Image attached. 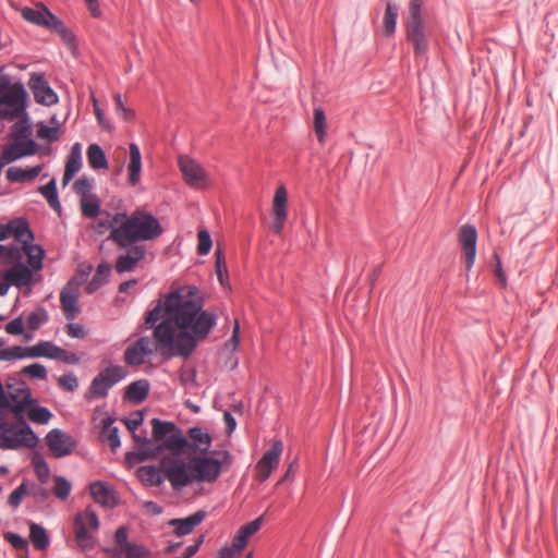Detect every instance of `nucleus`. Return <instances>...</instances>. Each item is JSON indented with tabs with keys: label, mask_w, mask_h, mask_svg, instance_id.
<instances>
[{
	"label": "nucleus",
	"mask_w": 558,
	"mask_h": 558,
	"mask_svg": "<svg viewBox=\"0 0 558 558\" xmlns=\"http://www.w3.org/2000/svg\"><path fill=\"white\" fill-rule=\"evenodd\" d=\"M204 302L193 286L169 293L165 301L148 312L145 325L154 328L155 343L141 337L124 351V362L140 366L156 349L162 356L187 357L197 342L204 340L216 325V315L203 310Z\"/></svg>",
	"instance_id": "1"
},
{
	"label": "nucleus",
	"mask_w": 558,
	"mask_h": 558,
	"mask_svg": "<svg viewBox=\"0 0 558 558\" xmlns=\"http://www.w3.org/2000/svg\"><path fill=\"white\" fill-rule=\"evenodd\" d=\"M161 233L162 228L158 219L146 210L137 209L131 215L126 213L113 215V229L109 239L124 248L141 241H153Z\"/></svg>",
	"instance_id": "2"
},
{
	"label": "nucleus",
	"mask_w": 558,
	"mask_h": 558,
	"mask_svg": "<svg viewBox=\"0 0 558 558\" xmlns=\"http://www.w3.org/2000/svg\"><path fill=\"white\" fill-rule=\"evenodd\" d=\"M38 444V437L26 422L25 417H15L8 422L4 411L0 410V449L19 450L33 449Z\"/></svg>",
	"instance_id": "3"
},
{
	"label": "nucleus",
	"mask_w": 558,
	"mask_h": 558,
	"mask_svg": "<svg viewBox=\"0 0 558 558\" xmlns=\"http://www.w3.org/2000/svg\"><path fill=\"white\" fill-rule=\"evenodd\" d=\"M22 244V254L27 256V264L35 270L43 268L44 251L39 245L33 244L34 235L28 228V223L23 218H17L7 225H0V241L9 236Z\"/></svg>",
	"instance_id": "4"
},
{
	"label": "nucleus",
	"mask_w": 558,
	"mask_h": 558,
	"mask_svg": "<svg viewBox=\"0 0 558 558\" xmlns=\"http://www.w3.org/2000/svg\"><path fill=\"white\" fill-rule=\"evenodd\" d=\"M407 39L413 46L416 56H424L428 50L429 29L423 15L422 0H410L405 22Z\"/></svg>",
	"instance_id": "5"
},
{
	"label": "nucleus",
	"mask_w": 558,
	"mask_h": 558,
	"mask_svg": "<svg viewBox=\"0 0 558 558\" xmlns=\"http://www.w3.org/2000/svg\"><path fill=\"white\" fill-rule=\"evenodd\" d=\"M34 402L31 390L24 384L0 381V410L9 409L14 417H25V411Z\"/></svg>",
	"instance_id": "6"
},
{
	"label": "nucleus",
	"mask_w": 558,
	"mask_h": 558,
	"mask_svg": "<svg viewBox=\"0 0 558 558\" xmlns=\"http://www.w3.org/2000/svg\"><path fill=\"white\" fill-rule=\"evenodd\" d=\"M220 458L193 457L192 468L194 469L195 482H215L220 475L223 464L230 463V456L227 451L219 453Z\"/></svg>",
	"instance_id": "7"
},
{
	"label": "nucleus",
	"mask_w": 558,
	"mask_h": 558,
	"mask_svg": "<svg viewBox=\"0 0 558 558\" xmlns=\"http://www.w3.org/2000/svg\"><path fill=\"white\" fill-rule=\"evenodd\" d=\"M26 94L22 85L9 86L0 95V118L13 120L19 118L25 108Z\"/></svg>",
	"instance_id": "8"
},
{
	"label": "nucleus",
	"mask_w": 558,
	"mask_h": 558,
	"mask_svg": "<svg viewBox=\"0 0 558 558\" xmlns=\"http://www.w3.org/2000/svg\"><path fill=\"white\" fill-rule=\"evenodd\" d=\"M126 375L124 367L110 365L102 369L93 380L88 388V398H104L108 390Z\"/></svg>",
	"instance_id": "9"
},
{
	"label": "nucleus",
	"mask_w": 558,
	"mask_h": 558,
	"mask_svg": "<svg viewBox=\"0 0 558 558\" xmlns=\"http://www.w3.org/2000/svg\"><path fill=\"white\" fill-rule=\"evenodd\" d=\"M165 474L174 489H181L195 482L192 458L189 462L174 458L163 462Z\"/></svg>",
	"instance_id": "10"
},
{
	"label": "nucleus",
	"mask_w": 558,
	"mask_h": 558,
	"mask_svg": "<svg viewBox=\"0 0 558 558\" xmlns=\"http://www.w3.org/2000/svg\"><path fill=\"white\" fill-rule=\"evenodd\" d=\"M99 527V520L97 513L92 508H86L74 518L75 541L77 545L83 548H90L93 546V538L89 531H97Z\"/></svg>",
	"instance_id": "11"
},
{
	"label": "nucleus",
	"mask_w": 558,
	"mask_h": 558,
	"mask_svg": "<svg viewBox=\"0 0 558 558\" xmlns=\"http://www.w3.org/2000/svg\"><path fill=\"white\" fill-rule=\"evenodd\" d=\"M46 442L54 458L71 454L76 446L74 438L59 428H53L47 434Z\"/></svg>",
	"instance_id": "12"
},
{
	"label": "nucleus",
	"mask_w": 558,
	"mask_h": 558,
	"mask_svg": "<svg viewBox=\"0 0 558 558\" xmlns=\"http://www.w3.org/2000/svg\"><path fill=\"white\" fill-rule=\"evenodd\" d=\"M458 241L463 254L465 267L470 270L476 257L477 231L472 225H463L458 232Z\"/></svg>",
	"instance_id": "13"
},
{
	"label": "nucleus",
	"mask_w": 558,
	"mask_h": 558,
	"mask_svg": "<svg viewBox=\"0 0 558 558\" xmlns=\"http://www.w3.org/2000/svg\"><path fill=\"white\" fill-rule=\"evenodd\" d=\"M282 453V442L276 440L272 447L267 450L262 459L257 462L256 471L259 481H266L271 472L278 466L279 459Z\"/></svg>",
	"instance_id": "14"
},
{
	"label": "nucleus",
	"mask_w": 558,
	"mask_h": 558,
	"mask_svg": "<svg viewBox=\"0 0 558 558\" xmlns=\"http://www.w3.org/2000/svg\"><path fill=\"white\" fill-rule=\"evenodd\" d=\"M12 264V267L4 272V283H9V287L14 286L20 289L29 287L33 281V272L36 270L33 269L29 264L28 266L23 265L21 259Z\"/></svg>",
	"instance_id": "15"
},
{
	"label": "nucleus",
	"mask_w": 558,
	"mask_h": 558,
	"mask_svg": "<svg viewBox=\"0 0 558 558\" xmlns=\"http://www.w3.org/2000/svg\"><path fill=\"white\" fill-rule=\"evenodd\" d=\"M78 284L70 281L60 293L61 308L66 319H74L78 313Z\"/></svg>",
	"instance_id": "16"
},
{
	"label": "nucleus",
	"mask_w": 558,
	"mask_h": 558,
	"mask_svg": "<svg viewBox=\"0 0 558 558\" xmlns=\"http://www.w3.org/2000/svg\"><path fill=\"white\" fill-rule=\"evenodd\" d=\"M21 14L27 22L47 29L56 19V15L43 3H37L35 8L24 7L21 9Z\"/></svg>",
	"instance_id": "17"
},
{
	"label": "nucleus",
	"mask_w": 558,
	"mask_h": 558,
	"mask_svg": "<svg viewBox=\"0 0 558 558\" xmlns=\"http://www.w3.org/2000/svg\"><path fill=\"white\" fill-rule=\"evenodd\" d=\"M29 87L34 98L38 104L50 106L58 101L57 94L48 85L47 81L39 75L33 76L29 81Z\"/></svg>",
	"instance_id": "18"
},
{
	"label": "nucleus",
	"mask_w": 558,
	"mask_h": 558,
	"mask_svg": "<svg viewBox=\"0 0 558 558\" xmlns=\"http://www.w3.org/2000/svg\"><path fill=\"white\" fill-rule=\"evenodd\" d=\"M39 356L58 360L72 365L80 362V357L75 353L69 352L50 341L39 342Z\"/></svg>",
	"instance_id": "19"
},
{
	"label": "nucleus",
	"mask_w": 558,
	"mask_h": 558,
	"mask_svg": "<svg viewBox=\"0 0 558 558\" xmlns=\"http://www.w3.org/2000/svg\"><path fill=\"white\" fill-rule=\"evenodd\" d=\"M39 356L58 360L72 365L80 362V357L75 353L69 352L50 341L39 342Z\"/></svg>",
	"instance_id": "20"
},
{
	"label": "nucleus",
	"mask_w": 558,
	"mask_h": 558,
	"mask_svg": "<svg viewBox=\"0 0 558 558\" xmlns=\"http://www.w3.org/2000/svg\"><path fill=\"white\" fill-rule=\"evenodd\" d=\"M128 247V251L124 254H121L116 262V270L120 274L133 270L137 263L145 256V250L143 246L132 244Z\"/></svg>",
	"instance_id": "21"
},
{
	"label": "nucleus",
	"mask_w": 558,
	"mask_h": 558,
	"mask_svg": "<svg viewBox=\"0 0 558 558\" xmlns=\"http://www.w3.org/2000/svg\"><path fill=\"white\" fill-rule=\"evenodd\" d=\"M206 517L205 511H197L184 519H172L169 521V525L174 527V534L177 536H184L190 534Z\"/></svg>",
	"instance_id": "22"
},
{
	"label": "nucleus",
	"mask_w": 558,
	"mask_h": 558,
	"mask_svg": "<svg viewBox=\"0 0 558 558\" xmlns=\"http://www.w3.org/2000/svg\"><path fill=\"white\" fill-rule=\"evenodd\" d=\"M89 492L94 500L105 508H112L118 502L114 492L104 482L92 483Z\"/></svg>",
	"instance_id": "23"
},
{
	"label": "nucleus",
	"mask_w": 558,
	"mask_h": 558,
	"mask_svg": "<svg viewBox=\"0 0 558 558\" xmlns=\"http://www.w3.org/2000/svg\"><path fill=\"white\" fill-rule=\"evenodd\" d=\"M263 517H259L240 527L235 534L232 547L234 553H240L247 544L248 538L254 535L262 526Z\"/></svg>",
	"instance_id": "24"
},
{
	"label": "nucleus",
	"mask_w": 558,
	"mask_h": 558,
	"mask_svg": "<svg viewBox=\"0 0 558 558\" xmlns=\"http://www.w3.org/2000/svg\"><path fill=\"white\" fill-rule=\"evenodd\" d=\"M25 357H39V342L29 348L14 345L0 350V361H12Z\"/></svg>",
	"instance_id": "25"
},
{
	"label": "nucleus",
	"mask_w": 558,
	"mask_h": 558,
	"mask_svg": "<svg viewBox=\"0 0 558 558\" xmlns=\"http://www.w3.org/2000/svg\"><path fill=\"white\" fill-rule=\"evenodd\" d=\"M28 135H29V129L27 125H25L24 123L22 122H19L14 125V130H13V136H14V142L9 144V145H5L3 146L2 148H0V154H2L7 148L11 147V146H14L16 144H27V143H31L32 146H31V150L19 156L16 159L21 158V157H24V156H28V155H32L35 153L36 150V144L33 140H29L28 138Z\"/></svg>",
	"instance_id": "26"
},
{
	"label": "nucleus",
	"mask_w": 558,
	"mask_h": 558,
	"mask_svg": "<svg viewBox=\"0 0 558 558\" xmlns=\"http://www.w3.org/2000/svg\"><path fill=\"white\" fill-rule=\"evenodd\" d=\"M189 437L191 439V444L189 448L194 449L201 454L206 453L211 446V437L209 434L204 432L201 427H192L189 429Z\"/></svg>",
	"instance_id": "27"
},
{
	"label": "nucleus",
	"mask_w": 558,
	"mask_h": 558,
	"mask_svg": "<svg viewBox=\"0 0 558 558\" xmlns=\"http://www.w3.org/2000/svg\"><path fill=\"white\" fill-rule=\"evenodd\" d=\"M114 420L106 417L102 420V429L100 438L102 442H107L114 452L120 447V437L118 427L113 426Z\"/></svg>",
	"instance_id": "28"
},
{
	"label": "nucleus",
	"mask_w": 558,
	"mask_h": 558,
	"mask_svg": "<svg viewBox=\"0 0 558 558\" xmlns=\"http://www.w3.org/2000/svg\"><path fill=\"white\" fill-rule=\"evenodd\" d=\"M29 539L37 550H46L50 544L47 531L35 522L29 523Z\"/></svg>",
	"instance_id": "29"
},
{
	"label": "nucleus",
	"mask_w": 558,
	"mask_h": 558,
	"mask_svg": "<svg viewBox=\"0 0 558 558\" xmlns=\"http://www.w3.org/2000/svg\"><path fill=\"white\" fill-rule=\"evenodd\" d=\"M148 391L149 383L146 379H140L128 386L125 398L135 403H141L146 399Z\"/></svg>",
	"instance_id": "30"
},
{
	"label": "nucleus",
	"mask_w": 558,
	"mask_h": 558,
	"mask_svg": "<svg viewBox=\"0 0 558 558\" xmlns=\"http://www.w3.org/2000/svg\"><path fill=\"white\" fill-rule=\"evenodd\" d=\"M25 414H27L29 421L41 425L48 424L52 417L51 411L45 407H40L36 399H34V402L28 405Z\"/></svg>",
	"instance_id": "31"
},
{
	"label": "nucleus",
	"mask_w": 558,
	"mask_h": 558,
	"mask_svg": "<svg viewBox=\"0 0 558 558\" xmlns=\"http://www.w3.org/2000/svg\"><path fill=\"white\" fill-rule=\"evenodd\" d=\"M87 160L89 166L96 171L107 169L106 155L97 144H92L87 148Z\"/></svg>",
	"instance_id": "32"
},
{
	"label": "nucleus",
	"mask_w": 558,
	"mask_h": 558,
	"mask_svg": "<svg viewBox=\"0 0 558 558\" xmlns=\"http://www.w3.org/2000/svg\"><path fill=\"white\" fill-rule=\"evenodd\" d=\"M137 475L143 483L150 486H159L162 483L161 472L156 466H141L137 470Z\"/></svg>",
	"instance_id": "33"
},
{
	"label": "nucleus",
	"mask_w": 558,
	"mask_h": 558,
	"mask_svg": "<svg viewBox=\"0 0 558 558\" xmlns=\"http://www.w3.org/2000/svg\"><path fill=\"white\" fill-rule=\"evenodd\" d=\"M189 440L180 433L171 434L165 440V447L170 450L174 456L182 454L189 448Z\"/></svg>",
	"instance_id": "34"
},
{
	"label": "nucleus",
	"mask_w": 558,
	"mask_h": 558,
	"mask_svg": "<svg viewBox=\"0 0 558 558\" xmlns=\"http://www.w3.org/2000/svg\"><path fill=\"white\" fill-rule=\"evenodd\" d=\"M178 165L182 174H206L207 172L199 162L186 155L179 156Z\"/></svg>",
	"instance_id": "35"
},
{
	"label": "nucleus",
	"mask_w": 558,
	"mask_h": 558,
	"mask_svg": "<svg viewBox=\"0 0 558 558\" xmlns=\"http://www.w3.org/2000/svg\"><path fill=\"white\" fill-rule=\"evenodd\" d=\"M398 17V8L390 1L386 3V10L384 13V32L386 36H391L396 31Z\"/></svg>",
	"instance_id": "36"
},
{
	"label": "nucleus",
	"mask_w": 558,
	"mask_h": 558,
	"mask_svg": "<svg viewBox=\"0 0 558 558\" xmlns=\"http://www.w3.org/2000/svg\"><path fill=\"white\" fill-rule=\"evenodd\" d=\"M82 167V146L78 143H75L72 148L70 156L68 158L64 174H74Z\"/></svg>",
	"instance_id": "37"
},
{
	"label": "nucleus",
	"mask_w": 558,
	"mask_h": 558,
	"mask_svg": "<svg viewBox=\"0 0 558 558\" xmlns=\"http://www.w3.org/2000/svg\"><path fill=\"white\" fill-rule=\"evenodd\" d=\"M39 192L47 199L49 206L53 210L60 211L61 205H60V202H59V198H58L56 181L53 179L50 182H48L46 185L40 186L39 187Z\"/></svg>",
	"instance_id": "38"
},
{
	"label": "nucleus",
	"mask_w": 558,
	"mask_h": 558,
	"mask_svg": "<svg viewBox=\"0 0 558 558\" xmlns=\"http://www.w3.org/2000/svg\"><path fill=\"white\" fill-rule=\"evenodd\" d=\"M111 271V266L109 264H100L97 267V271L94 278L89 281L86 287L88 293H93L96 291L101 284L105 283L107 277Z\"/></svg>",
	"instance_id": "39"
},
{
	"label": "nucleus",
	"mask_w": 558,
	"mask_h": 558,
	"mask_svg": "<svg viewBox=\"0 0 558 558\" xmlns=\"http://www.w3.org/2000/svg\"><path fill=\"white\" fill-rule=\"evenodd\" d=\"M134 439L138 442L137 456L141 461L155 458L158 454L159 448L154 446L148 439H140L134 435Z\"/></svg>",
	"instance_id": "40"
},
{
	"label": "nucleus",
	"mask_w": 558,
	"mask_h": 558,
	"mask_svg": "<svg viewBox=\"0 0 558 558\" xmlns=\"http://www.w3.org/2000/svg\"><path fill=\"white\" fill-rule=\"evenodd\" d=\"M153 436L156 440H162L168 434L175 430V425L171 422H162L158 418L151 420Z\"/></svg>",
	"instance_id": "41"
},
{
	"label": "nucleus",
	"mask_w": 558,
	"mask_h": 558,
	"mask_svg": "<svg viewBox=\"0 0 558 558\" xmlns=\"http://www.w3.org/2000/svg\"><path fill=\"white\" fill-rule=\"evenodd\" d=\"M142 169V156L140 148L136 144L132 143L130 144V151H129V165H128V171L129 174H140Z\"/></svg>",
	"instance_id": "42"
},
{
	"label": "nucleus",
	"mask_w": 558,
	"mask_h": 558,
	"mask_svg": "<svg viewBox=\"0 0 558 558\" xmlns=\"http://www.w3.org/2000/svg\"><path fill=\"white\" fill-rule=\"evenodd\" d=\"M81 208L84 216L95 218L99 214V201L95 195L81 198Z\"/></svg>",
	"instance_id": "43"
},
{
	"label": "nucleus",
	"mask_w": 558,
	"mask_h": 558,
	"mask_svg": "<svg viewBox=\"0 0 558 558\" xmlns=\"http://www.w3.org/2000/svg\"><path fill=\"white\" fill-rule=\"evenodd\" d=\"M3 537L15 550L23 551L22 558L28 557V542L24 537L12 532L4 533Z\"/></svg>",
	"instance_id": "44"
},
{
	"label": "nucleus",
	"mask_w": 558,
	"mask_h": 558,
	"mask_svg": "<svg viewBox=\"0 0 558 558\" xmlns=\"http://www.w3.org/2000/svg\"><path fill=\"white\" fill-rule=\"evenodd\" d=\"M314 130L317 140L323 143L326 137V117L322 108L314 109Z\"/></svg>",
	"instance_id": "45"
},
{
	"label": "nucleus",
	"mask_w": 558,
	"mask_h": 558,
	"mask_svg": "<svg viewBox=\"0 0 558 558\" xmlns=\"http://www.w3.org/2000/svg\"><path fill=\"white\" fill-rule=\"evenodd\" d=\"M22 251L17 245L0 244V260L3 263H13L22 259Z\"/></svg>",
	"instance_id": "46"
},
{
	"label": "nucleus",
	"mask_w": 558,
	"mask_h": 558,
	"mask_svg": "<svg viewBox=\"0 0 558 558\" xmlns=\"http://www.w3.org/2000/svg\"><path fill=\"white\" fill-rule=\"evenodd\" d=\"M54 486H53V494L57 498L61 500H65L70 493H71V483L62 477V476H54Z\"/></svg>",
	"instance_id": "47"
},
{
	"label": "nucleus",
	"mask_w": 558,
	"mask_h": 558,
	"mask_svg": "<svg viewBox=\"0 0 558 558\" xmlns=\"http://www.w3.org/2000/svg\"><path fill=\"white\" fill-rule=\"evenodd\" d=\"M287 190L283 185L277 187L274 201H272V213H287Z\"/></svg>",
	"instance_id": "48"
},
{
	"label": "nucleus",
	"mask_w": 558,
	"mask_h": 558,
	"mask_svg": "<svg viewBox=\"0 0 558 558\" xmlns=\"http://www.w3.org/2000/svg\"><path fill=\"white\" fill-rule=\"evenodd\" d=\"M125 558H150V551L142 545L128 544L121 551Z\"/></svg>",
	"instance_id": "49"
},
{
	"label": "nucleus",
	"mask_w": 558,
	"mask_h": 558,
	"mask_svg": "<svg viewBox=\"0 0 558 558\" xmlns=\"http://www.w3.org/2000/svg\"><path fill=\"white\" fill-rule=\"evenodd\" d=\"M48 320V314L45 308L39 307L27 317L28 328L32 330L38 329L43 324Z\"/></svg>",
	"instance_id": "50"
},
{
	"label": "nucleus",
	"mask_w": 558,
	"mask_h": 558,
	"mask_svg": "<svg viewBox=\"0 0 558 558\" xmlns=\"http://www.w3.org/2000/svg\"><path fill=\"white\" fill-rule=\"evenodd\" d=\"M21 374L27 375L35 379H46L47 378L46 367L38 363L24 366L21 371Z\"/></svg>",
	"instance_id": "51"
},
{
	"label": "nucleus",
	"mask_w": 558,
	"mask_h": 558,
	"mask_svg": "<svg viewBox=\"0 0 558 558\" xmlns=\"http://www.w3.org/2000/svg\"><path fill=\"white\" fill-rule=\"evenodd\" d=\"M49 29L57 32L65 43H68V44L72 43V40H73L72 33L69 31V28L64 25V23L59 17L56 16V19L53 20Z\"/></svg>",
	"instance_id": "52"
},
{
	"label": "nucleus",
	"mask_w": 558,
	"mask_h": 558,
	"mask_svg": "<svg viewBox=\"0 0 558 558\" xmlns=\"http://www.w3.org/2000/svg\"><path fill=\"white\" fill-rule=\"evenodd\" d=\"M59 136V128L58 126H48L45 124H40L37 129V137L40 140H46L48 142L56 141Z\"/></svg>",
	"instance_id": "53"
},
{
	"label": "nucleus",
	"mask_w": 558,
	"mask_h": 558,
	"mask_svg": "<svg viewBox=\"0 0 558 558\" xmlns=\"http://www.w3.org/2000/svg\"><path fill=\"white\" fill-rule=\"evenodd\" d=\"M198 239V245H197V252L199 255H206L209 253L211 248V239L210 234L206 230H201L197 234Z\"/></svg>",
	"instance_id": "54"
},
{
	"label": "nucleus",
	"mask_w": 558,
	"mask_h": 558,
	"mask_svg": "<svg viewBox=\"0 0 558 558\" xmlns=\"http://www.w3.org/2000/svg\"><path fill=\"white\" fill-rule=\"evenodd\" d=\"M58 385L63 390L72 392L78 387V380L74 374H66L59 377Z\"/></svg>",
	"instance_id": "55"
},
{
	"label": "nucleus",
	"mask_w": 558,
	"mask_h": 558,
	"mask_svg": "<svg viewBox=\"0 0 558 558\" xmlns=\"http://www.w3.org/2000/svg\"><path fill=\"white\" fill-rule=\"evenodd\" d=\"M27 494V487L25 483H22L17 488H15L11 495L9 496V504L17 508L23 499V497Z\"/></svg>",
	"instance_id": "56"
},
{
	"label": "nucleus",
	"mask_w": 558,
	"mask_h": 558,
	"mask_svg": "<svg viewBox=\"0 0 558 558\" xmlns=\"http://www.w3.org/2000/svg\"><path fill=\"white\" fill-rule=\"evenodd\" d=\"M215 256H216L217 277H218V280L220 281V283L222 284L223 283V275L227 274V266H226L221 250L218 248L215 253Z\"/></svg>",
	"instance_id": "57"
},
{
	"label": "nucleus",
	"mask_w": 558,
	"mask_h": 558,
	"mask_svg": "<svg viewBox=\"0 0 558 558\" xmlns=\"http://www.w3.org/2000/svg\"><path fill=\"white\" fill-rule=\"evenodd\" d=\"M92 228L98 234H104L107 230H110L111 233L113 229V215L110 218L98 220Z\"/></svg>",
	"instance_id": "58"
},
{
	"label": "nucleus",
	"mask_w": 558,
	"mask_h": 558,
	"mask_svg": "<svg viewBox=\"0 0 558 558\" xmlns=\"http://www.w3.org/2000/svg\"><path fill=\"white\" fill-rule=\"evenodd\" d=\"M74 190L75 192L81 195V198H84L85 196H92L90 193L92 185L89 181L86 178L80 179L74 183Z\"/></svg>",
	"instance_id": "59"
},
{
	"label": "nucleus",
	"mask_w": 558,
	"mask_h": 558,
	"mask_svg": "<svg viewBox=\"0 0 558 558\" xmlns=\"http://www.w3.org/2000/svg\"><path fill=\"white\" fill-rule=\"evenodd\" d=\"M239 342H240V325H239V322L235 320L233 330H232V336L226 342L225 347H226V349H228L230 351H234V350H236Z\"/></svg>",
	"instance_id": "60"
},
{
	"label": "nucleus",
	"mask_w": 558,
	"mask_h": 558,
	"mask_svg": "<svg viewBox=\"0 0 558 558\" xmlns=\"http://www.w3.org/2000/svg\"><path fill=\"white\" fill-rule=\"evenodd\" d=\"M5 331L10 335H22L23 331H24V327H23V319L22 317H17L11 322H9L5 326Z\"/></svg>",
	"instance_id": "61"
},
{
	"label": "nucleus",
	"mask_w": 558,
	"mask_h": 558,
	"mask_svg": "<svg viewBox=\"0 0 558 558\" xmlns=\"http://www.w3.org/2000/svg\"><path fill=\"white\" fill-rule=\"evenodd\" d=\"M114 537L118 544V548L116 550H119L120 553L125 548V545L131 544L128 542V530L124 526H120L117 530Z\"/></svg>",
	"instance_id": "62"
},
{
	"label": "nucleus",
	"mask_w": 558,
	"mask_h": 558,
	"mask_svg": "<svg viewBox=\"0 0 558 558\" xmlns=\"http://www.w3.org/2000/svg\"><path fill=\"white\" fill-rule=\"evenodd\" d=\"M35 465V472H36V475L38 476L39 481L45 483L49 476V468L47 465V463L43 460L40 461H36L34 463Z\"/></svg>",
	"instance_id": "63"
},
{
	"label": "nucleus",
	"mask_w": 558,
	"mask_h": 558,
	"mask_svg": "<svg viewBox=\"0 0 558 558\" xmlns=\"http://www.w3.org/2000/svg\"><path fill=\"white\" fill-rule=\"evenodd\" d=\"M274 214V225L272 229L276 234H280L283 230L284 221L287 218V213H272Z\"/></svg>",
	"instance_id": "64"
}]
</instances>
